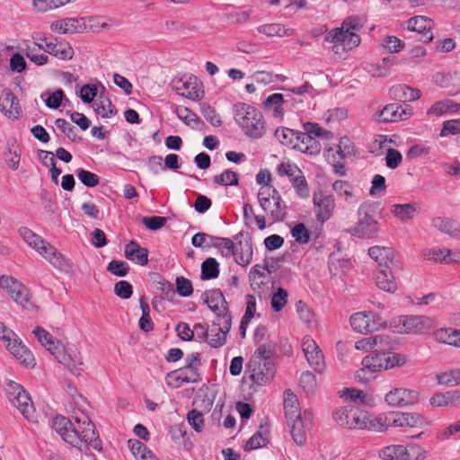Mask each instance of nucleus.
I'll return each instance as SVG.
<instances>
[{"mask_svg":"<svg viewBox=\"0 0 460 460\" xmlns=\"http://www.w3.org/2000/svg\"><path fill=\"white\" fill-rule=\"evenodd\" d=\"M368 254L378 264V269L395 267L394 251L391 247L376 245L368 249Z\"/></svg>","mask_w":460,"mask_h":460,"instance_id":"obj_21","label":"nucleus"},{"mask_svg":"<svg viewBox=\"0 0 460 460\" xmlns=\"http://www.w3.org/2000/svg\"><path fill=\"white\" fill-rule=\"evenodd\" d=\"M172 85L178 94L192 101L200 100L204 95L201 84L194 75H184L175 79Z\"/></svg>","mask_w":460,"mask_h":460,"instance_id":"obj_11","label":"nucleus"},{"mask_svg":"<svg viewBox=\"0 0 460 460\" xmlns=\"http://www.w3.org/2000/svg\"><path fill=\"white\" fill-rule=\"evenodd\" d=\"M364 23L363 18L349 16L343 21L341 28H336L329 33L327 39L331 38V42L335 44L336 49L341 47L343 50L351 49L360 43L358 32L363 28ZM335 52H338V49Z\"/></svg>","mask_w":460,"mask_h":460,"instance_id":"obj_2","label":"nucleus"},{"mask_svg":"<svg viewBox=\"0 0 460 460\" xmlns=\"http://www.w3.org/2000/svg\"><path fill=\"white\" fill-rule=\"evenodd\" d=\"M361 368L362 372L366 370L370 373H375L382 370H385V351H375L371 355L365 357L362 359Z\"/></svg>","mask_w":460,"mask_h":460,"instance_id":"obj_37","label":"nucleus"},{"mask_svg":"<svg viewBox=\"0 0 460 460\" xmlns=\"http://www.w3.org/2000/svg\"><path fill=\"white\" fill-rule=\"evenodd\" d=\"M394 328L400 333L423 334L431 329V320L420 315H403L397 319Z\"/></svg>","mask_w":460,"mask_h":460,"instance_id":"obj_9","label":"nucleus"},{"mask_svg":"<svg viewBox=\"0 0 460 460\" xmlns=\"http://www.w3.org/2000/svg\"><path fill=\"white\" fill-rule=\"evenodd\" d=\"M93 109L97 115L103 118H111L117 113L115 106L108 98H100L93 103Z\"/></svg>","mask_w":460,"mask_h":460,"instance_id":"obj_49","label":"nucleus"},{"mask_svg":"<svg viewBox=\"0 0 460 460\" xmlns=\"http://www.w3.org/2000/svg\"><path fill=\"white\" fill-rule=\"evenodd\" d=\"M54 57L61 60H70L74 57V49L66 41L56 42Z\"/></svg>","mask_w":460,"mask_h":460,"instance_id":"obj_63","label":"nucleus"},{"mask_svg":"<svg viewBox=\"0 0 460 460\" xmlns=\"http://www.w3.org/2000/svg\"><path fill=\"white\" fill-rule=\"evenodd\" d=\"M203 302L208 306V308L214 312L217 318H231L228 312L227 302L219 289H211L206 291L203 296Z\"/></svg>","mask_w":460,"mask_h":460,"instance_id":"obj_16","label":"nucleus"},{"mask_svg":"<svg viewBox=\"0 0 460 460\" xmlns=\"http://www.w3.org/2000/svg\"><path fill=\"white\" fill-rule=\"evenodd\" d=\"M402 445H390L378 451L382 460H402Z\"/></svg>","mask_w":460,"mask_h":460,"instance_id":"obj_56","label":"nucleus"},{"mask_svg":"<svg viewBox=\"0 0 460 460\" xmlns=\"http://www.w3.org/2000/svg\"><path fill=\"white\" fill-rule=\"evenodd\" d=\"M402 460H424L427 451L418 444L402 446Z\"/></svg>","mask_w":460,"mask_h":460,"instance_id":"obj_53","label":"nucleus"},{"mask_svg":"<svg viewBox=\"0 0 460 460\" xmlns=\"http://www.w3.org/2000/svg\"><path fill=\"white\" fill-rule=\"evenodd\" d=\"M284 410L288 420L301 418L298 400L290 389L285 391Z\"/></svg>","mask_w":460,"mask_h":460,"instance_id":"obj_39","label":"nucleus"},{"mask_svg":"<svg viewBox=\"0 0 460 460\" xmlns=\"http://www.w3.org/2000/svg\"><path fill=\"white\" fill-rule=\"evenodd\" d=\"M460 109V102H456L450 99H444L434 102L427 111L429 117H439L447 113H454Z\"/></svg>","mask_w":460,"mask_h":460,"instance_id":"obj_33","label":"nucleus"},{"mask_svg":"<svg viewBox=\"0 0 460 460\" xmlns=\"http://www.w3.org/2000/svg\"><path fill=\"white\" fill-rule=\"evenodd\" d=\"M208 246H214L224 257L230 258L234 253L235 244L229 238L215 236L210 237V243H208Z\"/></svg>","mask_w":460,"mask_h":460,"instance_id":"obj_43","label":"nucleus"},{"mask_svg":"<svg viewBox=\"0 0 460 460\" xmlns=\"http://www.w3.org/2000/svg\"><path fill=\"white\" fill-rule=\"evenodd\" d=\"M76 175L78 180L86 187L93 188L99 184L100 178L97 174L84 170V169H78L76 171Z\"/></svg>","mask_w":460,"mask_h":460,"instance_id":"obj_64","label":"nucleus"},{"mask_svg":"<svg viewBox=\"0 0 460 460\" xmlns=\"http://www.w3.org/2000/svg\"><path fill=\"white\" fill-rule=\"evenodd\" d=\"M5 347L22 364L26 367H33L35 365V358L32 353L17 339V336L9 341Z\"/></svg>","mask_w":460,"mask_h":460,"instance_id":"obj_25","label":"nucleus"},{"mask_svg":"<svg viewBox=\"0 0 460 460\" xmlns=\"http://www.w3.org/2000/svg\"><path fill=\"white\" fill-rule=\"evenodd\" d=\"M367 411L354 406L341 407L333 412V419L342 428L360 429Z\"/></svg>","mask_w":460,"mask_h":460,"instance_id":"obj_7","label":"nucleus"},{"mask_svg":"<svg viewBox=\"0 0 460 460\" xmlns=\"http://www.w3.org/2000/svg\"><path fill=\"white\" fill-rule=\"evenodd\" d=\"M391 427L420 429L425 427L426 420L416 412L391 411Z\"/></svg>","mask_w":460,"mask_h":460,"instance_id":"obj_18","label":"nucleus"},{"mask_svg":"<svg viewBox=\"0 0 460 460\" xmlns=\"http://www.w3.org/2000/svg\"><path fill=\"white\" fill-rule=\"evenodd\" d=\"M350 325L355 332L367 334L383 328L385 322L374 312H358L350 316Z\"/></svg>","mask_w":460,"mask_h":460,"instance_id":"obj_8","label":"nucleus"},{"mask_svg":"<svg viewBox=\"0 0 460 460\" xmlns=\"http://www.w3.org/2000/svg\"><path fill=\"white\" fill-rule=\"evenodd\" d=\"M19 234L23 241L35 251L39 250V248L46 242L41 236L25 226L19 229Z\"/></svg>","mask_w":460,"mask_h":460,"instance_id":"obj_50","label":"nucleus"},{"mask_svg":"<svg viewBox=\"0 0 460 460\" xmlns=\"http://www.w3.org/2000/svg\"><path fill=\"white\" fill-rule=\"evenodd\" d=\"M431 25V20L425 16H415L407 21V29L420 34V40L423 42L431 41L433 39Z\"/></svg>","mask_w":460,"mask_h":460,"instance_id":"obj_23","label":"nucleus"},{"mask_svg":"<svg viewBox=\"0 0 460 460\" xmlns=\"http://www.w3.org/2000/svg\"><path fill=\"white\" fill-rule=\"evenodd\" d=\"M86 28L84 18H65L53 22L50 30L61 34L83 32Z\"/></svg>","mask_w":460,"mask_h":460,"instance_id":"obj_22","label":"nucleus"},{"mask_svg":"<svg viewBox=\"0 0 460 460\" xmlns=\"http://www.w3.org/2000/svg\"><path fill=\"white\" fill-rule=\"evenodd\" d=\"M249 378L258 385L268 384L274 376L275 367L272 361L260 362L256 358L248 363Z\"/></svg>","mask_w":460,"mask_h":460,"instance_id":"obj_12","label":"nucleus"},{"mask_svg":"<svg viewBox=\"0 0 460 460\" xmlns=\"http://www.w3.org/2000/svg\"><path fill=\"white\" fill-rule=\"evenodd\" d=\"M33 334L40 343L44 346L56 358H58L59 345L53 336L42 327L37 326Z\"/></svg>","mask_w":460,"mask_h":460,"instance_id":"obj_34","label":"nucleus"},{"mask_svg":"<svg viewBox=\"0 0 460 460\" xmlns=\"http://www.w3.org/2000/svg\"><path fill=\"white\" fill-rule=\"evenodd\" d=\"M418 400V392L403 387L394 388L385 396V402L391 407H406L416 403Z\"/></svg>","mask_w":460,"mask_h":460,"instance_id":"obj_14","label":"nucleus"},{"mask_svg":"<svg viewBox=\"0 0 460 460\" xmlns=\"http://www.w3.org/2000/svg\"><path fill=\"white\" fill-rule=\"evenodd\" d=\"M269 442V429L261 426V430L253 434L246 442L245 451L255 450L266 446Z\"/></svg>","mask_w":460,"mask_h":460,"instance_id":"obj_44","label":"nucleus"},{"mask_svg":"<svg viewBox=\"0 0 460 460\" xmlns=\"http://www.w3.org/2000/svg\"><path fill=\"white\" fill-rule=\"evenodd\" d=\"M178 118L187 126L197 128L199 125H203L199 116L187 107H179L176 110Z\"/></svg>","mask_w":460,"mask_h":460,"instance_id":"obj_48","label":"nucleus"},{"mask_svg":"<svg viewBox=\"0 0 460 460\" xmlns=\"http://www.w3.org/2000/svg\"><path fill=\"white\" fill-rule=\"evenodd\" d=\"M36 252L58 270H65L68 267L63 255L47 241Z\"/></svg>","mask_w":460,"mask_h":460,"instance_id":"obj_26","label":"nucleus"},{"mask_svg":"<svg viewBox=\"0 0 460 460\" xmlns=\"http://www.w3.org/2000/svg\"><path fill=\"white\" fill-rule=\"evenodd\" d=\"M6 393L13 406H15L27 420H31L35 410L29 394L23 387L20 384L11 381L7 385Z\"/></svg>","mask_w":460,"mask_h":460,"instance_id":"obj_5","label":"nucleus"},{"mask_svg":"<svg viewBox=\"0 0 460 460\" xmlns=\"http://www.w3.org/2000/svg\"><path fill=\"white\" fill-rule=\"evenodd\" d=\"M219 275V264L214 258H207L201 264V279H212Z\"/></svg>","mask_w":460,"mask_h":460,"instance_id":"obj_54","label":"nucleus"},{"mask_svg":"<svg viewBox=\"0 0 460 460\" xmlns=\"http://www.w3.org/2000/svg\"><path fill=\"white\" fill-rule=\"evenodd\" d=\"M286 102L281 93H273L268 96L263 102L265 110L271 111L276 118L282 117L284 114L283 105Z\"/></svg>","mask_w":460,"mask_h":460,"instance_id":"obj_41","label":"nucleus"},{"mask_svg":"<svg viewBox=\"0 0 460 460\" xmlns=\"http://www.w3.org/2000/svg\"><path fill=\"white\" fill-rule=\"evenodd\" d=\"M75 420V424L64 416H57L53 419L52 427L64 441L75 447L80 450L93 448L101 451L102 443L90 418L82 413Z\"/></svg>","mask_w":460,"mask_h":460,"instance_id":"obj_1","label":"nucleus"},{"mask_svg":"<svg viewBox=\"0 0 460 460\" xmlns=\"http://www.w3.org/2000/svg\"><path fill=\"white\" fill-rule=\"evenodd\" d=\"M460 83V73H441L438 72L433 75V82L442 87V88H450L455 85L454 82Z\"/></svg>","mask_w":460,"mask_h":460,"instance_id":"obj_51","label":"nucleus"},{"mask_svg":"<svg viewBox=\"0 0 460 460\" xmlns=\"http://www.w3.org/2000/svg\"><path fill=\"white\" fill-rule=\"evenodd\" d=\"M376 286L386 292L394 293L397 284L390 269H378L376 273Z\"/></svg>","mask_w":460,"mask_h":460,"instance_id":"obj_36","label":"nucleus"},{"mask_svg":"<svg viewBox=\"0 0 460 460\" xmlns=\"http://www.w3.org/2000/svg\"><path fill=\"white\" fill-rule=\"evenodd\" d=\"M351 152L352 147L350 140L348 137H341L335 149L332 147L328 148L326 157L331 163H333L335 171L342 174L344 173V165L341 161L348 155H350Z\"/></svg>","mask_w":460,"mask_h":460,"instance_id":"obj_19","label":"nucleus"},{"mask_svg":"<svg viewBox=\"0 0 460 460\" xmlns=\"http://www.w3.org/2000/svg\"><path fill=\"white\" fill-rule=\"evenodd\" d=\"M423 256L429 261L440 263L460 262V251L434 247L425 250Z\"/></svg>","mask_w":460,"mask_h":460,"instance_id":"obj_24","label":"nucleus"},{"mask_svg":"<svg viewBox=\"0 0 460 460\" xmlns=\"http://www.w3.org/2000/svg\"><path fill=\"white\" fill-rule=\"evenodd\" d=\"M296 150L308 155H318L321 151V145L317 138L303 132H298Z\"/></svg>","mask_w":460,"mask_h":460,"instance_id":"obj_31","label":"nucleus"},{"mask_svg":"<svg viewBox=\"0 0 460 460\" xmlns=\"http://www.w3.org/2000/svg\"><path fill=\"white\" fill-rule=\"evenodd\" d=\"M200 112L208 122L214 127H219L222 124L221 118L216 110L208 103H200Z\"/></svg>","mask_w":460,"mask_h":460,"instance_id":"obj_58","label":"nucleus"},{"mask_svg":"<svg viewBox=\"0 0 460 460\" xmlns=\"http://www.w3.org/2000/svg\"><path fill=\"white\" fill-rule=\"evenodd\" d=\"M272 200L274 204L272 209L270 210V216L275 221H282L286 216L285 202L282 200L279 193H278L276 196H273Z\"/></svg>","mask_w":460,"mask_h":460,"instance_id":"obj_61","label":"nucleus"},{"mask_svg":"<svg viewBox=\"0 0 460 460\" xmlns=\"http://www.w3.org/2000/svg\"><path fill=\"white\" fill-rule=\"evenodd\" d=\"M346 231L351 236L360 239H371L377 235L379 223L376 219L370 205L364 203L359 206L357 223Z\"/></svg>","mask_w":460,"mask_h":460,"instance_id":"obj_3","label":"nucleus"},{"mask_svg":"<svg viewBox=\"0 0 460 460\" xmlns=\"http://www.w3.org/2000/svg\"><path fill=\"white\" fill-rule=\"evenodd\" d=\"M232 318H217L208 326V336L206 342L212 348H220L226 341V334L231 329Z\"/></svg>","mask_w":460,"mask_h":460,"instance_id":"obj_13","label":"nucleus"},{"mask_svg":"<svg viewBox=\"0 0 460 460\" xmlns=\"http://www.w3.org/2000/svg\"><path fill=\"white\" fill-rule=\"evenodd\" d=\"M0 110L11 119H18L21 107L17 98L10 90H4L0 93Z\"/></svg>","mask_w":460,"mask_h":460,"instance_id":"obj_27","label":"nucleus"},{"mask_svg":"<svg viewBox=\"0 0 460 460\" xmlns=\"http://www.w3.org/2000/svg\"><path fill=\"white\" fill-rule=\"evenodd\" d=\"M332 189L336 194L342 198L348 204H354V195L352 193V186L346 181L338 180L332 184Z\"/></svg>","mask_w":460,"mask_h":460,"instance_id":"obj_46","label":"nucleus"},{"mask_svg":"<svg viewBox=\"0 0 460 460\" xmlns=\"http://www.w3.org/2000/svg\"><path fill=\"white\" fill-rule=\"evenodd\" d=\"M278 173L280 176H288L296 194L301 199L309 197V188L303 172L294 164L281 163L277 167Z\"/></svg>","mask_w":460,"mask_h":460,"instance_id":"obj_10","label":"nucleus"},{"mask_svg":"<svg viewBox=\"0 0 460 460\" xmlns=\"http://www.w3.org/2000/svg\"><path fill=\"white\" fill-rule=\"evenodd\" d=\"M299 131H295L288 128H279L275 131V137L285 146L296 148L297 135Z\"/></svg>","mask_w":460,"mask_h":460,"instance_id":"obj_45","label":"nucleus"},{"mask_svg":"<svg viewBox=\"0 0 460 460\" xmlns=\"http://www.w3.org/2000/svg\"><path fill=\"white\" fill-rule=\"evenodd\" d=\"M258 32L264 34L268 37H285L291 36L294 33V30L287 28L280 23H268L260 25L257 27Z\"/></svg>","mask_w":460,"mask_h":460,"instance_id":"obj_42","label":"nucleus"},{"mask_svg":"<svg viewBox=\"0 0 460 460\" xmlns=\"http://www.w3.org/2000/svg\"><path fill=\"white\" fill-rule=\"evenodd\" d=\"M313 203L319 222L323 224L332 217L335 208L332 195L324 194L322 190L315 191L313 196Z\"/></svg>","mask_w":460,"mask_h":460,"instance_id":"obj_15","label":"nucleus"},{"mask_svg":"<svg viewBox=\"0 0 460 460\" xmlns=\"http://www.w3.org/2000/svg\"><path fill=\"white\" fill-rule=\"evenodd\" d=\"M291 427V436L297 446H304L306 442V435L304 429L302 419L288 420Z\"/></svg>","mask_w":460,"mask_h":460,"instance_id":"obj_52","label":"nucleus"},{"mask_svg":"<svg viewBox=\"0 0 460 460\" xmlns=\"http://www.w3.org/2000/svg\"><path fill=\"white\" fill-rule=\"evenodd\" d=\"M214 182L222 186H236L238 184L237 174L231 171L226 170L221 174L214 177Z\"/></svg>","mask_w":460,"mask_h":460,"instance_id":"obj_62","label":"nucleus"},{"mask_svg":"<svg viewBox=\"0 0 460 460\" xmlns=\"http://www.w3.org/2000/svg\"><path fill=\"white\" fill-rule=\"evenodd\" d=\"M0 287L19 305L27 307L31 305L29 289L17 279L10 275L0 277Z\"/></svg>","mask_w":460,"mask_h":460,"instance_id":"obj_6","label":"nucleus"},{"mask_svg":"<svg viewBox=\"0 0 460 460\" xmlns=\"http://www.w3.org/2000/svg\"><path fill=\"white\" fill-rule=\"evenodd\" d=\"M392 348V340L388 335H375L356 341L355 349L364 352L385 351Z\"/></svg>","mask_w":460,"mask_h":460,"instance_id":"obj_20","label":"nucleus"},{"mask_svg":"<svg viewBox=\"0 0 460 460\" xmlns=\"http://www.w3.org/2000/svg\"><path fill=\"white\" fill-rule=\"evenodd\" d=\"M438 383L445 385H457L460 384V369H452L437 375Z\"/></svg>","mask_w":460,"mask_h":460,"instance_id":"obj_57","label":"nucleus"},{"mask_svg":"<svg viewBox=\"0 0 460 460\" xmlns=\"http://www.w3.org/2000/svg\"><path fill=\"white\" fill-rule=\"evenodd\" d=\"M288 293L286 289L279 288L271 296V307L275 312H280L288 303Z\"/></svg>","mask_w":460,"mask_h":460,"instance_id":"obj_60","label":"nucleus"},{"mask_svg":"<svg viewBox=\"0 0 460 460\" xmlns=\"http://www.w3.org/2000/svg\"><path fill=\"white\" fill-rule=\"evenodd\" d=\"M252 245L250 240L240 241L237 245L234 246V257L235 262L240 266H247L252 260Z\"/></svg>","mask_w":460,"mask_h":460,"instance_id":"obj_35","label":"nucleus"},{"mask_svg":"<svg viewBox=\"0 0 460 460\" xmlns=\"http://www.w3.org/2000/svg\"><path fill=\"white\" fill-rule=\"evenodd\" d=\"M436 341L454 347H460V330L439 329L434 332Z\"/></svg>","mask_w":460,"mask_h":460,"instance_id":"obj_40","label":"nucleus"},{"mask_svg":"<svg viewBox=\"0 0 460 460\" xmlns=\"http://www.w3.org/2000/svg\"><path fill=\"white\" fill-rule=\"evenodd\" d=\"M458 397L457 393L437 394L430 398L429 402L433 406L443 407L454 403Z\"/></svg>","mask_w":460,"mask_h":460,"instance_id":"obj_59","label":"nucleus"},{"mask_svg":"<svg viewBox=\"0 0 460 460\" xmlns=\"http://www.w3.org/2000/svg\"><path fill=\"white\" fill-rule=\"evenodd\" d=\"M390 427V412L382 416L371 418L367 411L366 419L364 420V423L362 424V428L360 429H367L374 432H385Z\"/></svg>","mask_w":460,"mask_h":460,"instance_id":"obj_30","label":"nucleus"},{"mask_svg":"<svg viewBox=\"0 0 460 460\" xmlns=\"http://www.w3.org/2000/svg\"><path fill=\"white\" fill-rule=\"evenodd\" d=\"M411 115L412 110L407 105L390 103L376 114V119L378 122H394L408 119Z\"/></svg>","mask_w":460,"mask_h":460,"instance_id":"obj_17","label":"nucleus"},{"mask_svg":"<svg viewBox=\"0 0 460 460\" xmlns=\"http://www.w3.org/2000/svg\"><path fill=\"white\" fill-rule=\"evenodd\" d=\"M125 256L128 260L141 266L148 262V251L141 247L137 242L131 241L125 246Z\"/></svg>","mask_w":460,"mask_h":460,"instance_id":"obj_32","label":"nucleus"},{"mask_svg":"<svg viewBox=\"0 0 460 460\" xmlns=\"http://www.w3.org/2000/svg\"><path fill=\"white\" fill-rule=\"evenodd\" d=\"M431 225L437 230L448 234L455 239H460V223L456 220L437 217L432 219Z\"/></svg>","mask_w":460,"mask_h":460,"instance_id":"obj_29","label":"nucleus"},{"mask_svg":"<svg viewBox=\"0 0 460 460\" xmlns=\"http://www.w3.org/2000/svg\"><path fill=\"white\" fill-rule=\"evenodd\" d=\"M139 304L142 311V315L138 321V326L143 332H151L154 329V323L150 317L149 305L147 304L145 296L140 297Z\"/></svg>","mask_w":460,"mask_h":460,"instance_id":"obj_47","label":"nucleus"},{"mask_svg":"<svg viewBox=\"0 0 460 460\" xmlns=\"http://www.w3.org/2000/svg\"><path fill=\"white\" fill-rule=\"evenodd\" d=\"M58 361L64 364L68 370L74 375L79 376L83 371V360L80 353L75 348H67L65 349L62 358L58 357Z\"/></svg>","mask_w":460,"mask_h":460,"instance_id":"obj_28","label":"nucleus"},{"mask_svg":"<svg viewBox=\"0 0 460 460\" xmlns=\"http://www.w3.org/2000/svg\"><path fill=\"white\" fill-rule=\"evenodd\" d=\"M393 91L395 96L402 98L404 102L418 100L421 95L419 89L411 88L405 84L394 87Z\"/></svg>","mask_w":460,"mask_h":460,"instance_id":"obj_55","label":"nucleus"},{"mask_svg":"<svg viewBox=\"0 0 460 460\" xmlns=\"http://www.w3.org/2000/svg\"><path fill=\"white\" fill-rule=\"evenodd\" d=\"M420 211L417 203L394 204L392 207V214L401 221L411 220Z\"/></svg>","mask_w":460,"mask_h":460,"instance_id":"obj_38","label":"nucleus"},{"mask_svg":"<svg viewBox=\"0 0 460 460\" xmlns=\"http://www.w3.org/2000/svg\"><path fill=\"white\" fill-rule=\"evenodd\" d=\"M235 120L243 128L245 134L260 138L264 134L263 116L260 111L247 104H241L235 114Z\"/></svg>","mask_w":460,"mask_h":460,"instance_id":"obj_4","label":"nucleus"}]
</instances>
